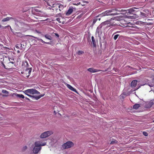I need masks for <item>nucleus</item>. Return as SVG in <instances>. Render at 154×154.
I'll use <instances>...</instances> for the list:
<instances>
[{
  "label": "nucleus",
  "mask_w": 154,
  "mask_h": 154,
  "mask_svg": "<svg viewBox=\"0 0 154 154\" xmlns=\"http://www.w3.org/2000/svg\"><path fill=\"white\" fill-rule=\"evenodd\" d=\"M114 11H119L118 9L115 8L112 9H110L102 13L99 15L100 16L102 17L105 16L115 15H118V14L117 13H111L112 12Z\"/></svg>",
  "instance_id": "nucleus-1"
},
{
  "label": "nucleus",
  "mask_w": 154,
  "mask_h": 154,
  "mask_svg": "<svg viewBox=\"0 0 154 154\" xmlns=\"http://www.w3.org/2000/svg\"><path fill=\"white\" fill-rule=\"evenodd\" d=\"M23 92L26 95L29 96H31L30 94H39L40 92L35 89H30L24 91Z\"/></svg>",
  "instance_id": "nucleus-2"
},
{
  "label": "nucleus",
  "mask_w": 154,
  "mask_h": 154,
  "mask_svg": "<svg viewBox=\"0 0 154 154\" xmlns=\"http://www.w3.org/2000/svg\"><path fill=\"white\" fill-rule=\"evenodd\" d=\"M53 134L52 131H48L42 133L40 136L41 138H45L51 136Z\"/></svg>",
  "instance_id": "nucleus-3"
},
{
  "label": "nucleus",
  "mask_w": 154,
  "mask_h": 154,
  "mask_svg": "<svg viewBox=\"0 0 154 154\" xmlns=\"http://www.w3.org/2000/svg\"><path fill=\"white\" fill-rule=\"evenodd\" d=\"M35 142L34 143V146L32 149L33 153L34 154H37L40 152L41 149V147L39 146Z\"/></svg>",
  "instance_id": "nucleus-4"
},
{
  "label": "nucleus",
  "mask_w": 154,
  "mask_h": 154,
  "mask_svg": "<svg viewBox=\"0 0 154 154\" xmlns=\"http://www.w3.org/2000/svg\"><path fill=\"white\" fill-rule=\"evenodd\" d=\"M74 143L72 142L69 141L64 143L62 146V148L64 149H69L73 146Z\"/></svg>",
  "instance_id": "nucleus-5"
},
{
  "label": "nucleus",
  "mask_w": 154,
  "mask_h": 154,
  "mask_svg": "<svg viewBox=\"0 0 154 154\" xmlns=\"http://www.w3.org/2000/svg\"><path fill=\"white\" fill-rule=\"evenodd\" d=\"M49 6L53 8L55 7L56 8V10H57L58 9L60 11L63 10V6L61 4H54L52 5H48Z\"/></svg>",
  "instance_id": "nucleus-6"
},
{
  "label": "nucleus",
  "mask_w": 154,
  "mask_h": 154,
  "mask_svg": "<svg viewBox=\"0 0 154 154\" xmlns=\"http://www.w3.org/2000/svg\"><path fill=\"white\" fill-rule=\"evenodd\" d=\"M113 19L111 18L110 19L107 20L102 23V24L104 25H109L108 26L110 27L113 25V23L111 22L112 20H113Z\"/></svg>",
  "instance_id": "nucleus-7"
},
{
  "label": "nucleus",
  "mask_w": 154,
  "mask_h": 154,
  "mask_svg": "<svg viewBox=\"0 0 154 154\" xmlns=\"http://www.w3.org/2000/svg\"><path fill=\"white\" fill-rule=\"evenodd\" d=\"M146 13L143 12H141L140 13V17L141 18H144L147 17L149 16L151 14L150 12L148 10L146 11V12H145Z\"/></svg>",
  "instance_id": "nucleus-8"
},
{
  "label": "nucleus",
  "mask_w": 154,
  "mask_h": 154,
  "mask_svg": "<svg viewBox=\"0 0 154 154\" xmlns=\"http://www.w3.org/2000/svg\"><path fill=\"white\" fill-rule=\"evenodd\" d=\"M36 144H37L39 146H45L46 145L47 142L44 141L40 140L37 141L35 142Z\"/></svg>",
  "instance_id": "nucleus-9"
},
{
  "label": "nucleus",
  "mask_w": 154,
  "mask_h": 154,
  "mask_svg": "<svg viewBox=\"0 0 154 154\" xmlns=\"http://www.w3.org/2000/svg\"><path fill=\"white\" fill-rule=\"evenodd\" d=\"M153 104H154V101H153V99L146 103V107L147 108H150Z\"/></svg>",
  "instance_id": "nucleus-10"
},
{
  "label": "nucleus",
  "mask_w": 154,
  "mask_h": 154,
  "mask_svg": "<svg viewBox=\"0 0 154 154\" xmlns=\"http://www.w3.org/2000/svg\"><path fill=\"white\" fill-rule=\"evenodd\" d=\"M45 94H41L39 96H36L35 95H32V96H29V97H31L32 98V99H35L36 100H38L40 99L41 97H42L44 96Z\"/></svg>",
  "instance_id": "nucleus-11"
},
{
  "label": "nucleus",
  "mask_w": 154,
  "mask_h": 154,
  "mask_svg": "<svg viewBox=\"0 0 154 154\" xmlns=\"http://www.w3.org/2000/svg\"><path fill=\"white\" fill-rule=\"evenodd\" d=\"M74 9L73 8H69L67 12L66 13V16L69 15L73 11Z\"/></svg>",
  "instance_id": "nucleus-12"
},
{
  "label": "nucleus",
  "mask_w": 154,
  "mask_h": 154,
  "mask_svg": "<svg viewBox=\"0 0 154 154\" xmlns=\"http://www.w3.org/2000/svg\"><path fill=\"white\" fill-rule=\"evenodd\" d=\"M87 70L89 72H92V73H94V72H98L100 71V70L94 69L93 68H88L87 69Z\"/></svg>",
  "instance_id": "nucleus-13"
},
{
  "label": "nucleus",
  "mask_w": 154,
  "mask_h": 154,
  "mask_svg": "<svg viewBox=\"0 0 154 154\" xmlns=\"http://www.w3.org/2000/svg\"><path fill=\"white\" fill-rule=\"evenodd\" d=\"M65 85H66L67 87L68 88H69V89H70V90H71L75 92H77L76 89H75V88H73L72 86L70 85H69L68 84H67L66 83H65Z\"/></svg>",
  "instance_id": "nucleus-14"
},
{
  "label": "nucleus",
  "mask_w": 154,
  "mask_h": 154,
  "mask_svg": "<svg viewBox=\"0 0 154 154\" xmlns=\"http://www.w3.org/2000/svg\"><path fill=\"white\" fill-rule=\"evenodd\" d=\"M138 8L136 7H134L133 8H131L128 9L127 11H128V12L130 14H133V12H134L136 11L135 9H138Z\"/></svg>",
  "instance_id": "nucleus-15"
},
{
  "label": "nucleus",
  "mask_w": 154,
  "mask_h": 154,
  "mask_svg": "<svg viewBox=\"0 0 154 154\" xmlns=\"http://www.w3.org/2000/svg\"><path fill=\"white\" fill-rule=\"evenodd\" d=\"M137 84V81L136 80H134L132 81L131 83V87L134 88L135 87Z\"/></svg>",
  "instance_id": "nucleus-16"
},
{
  "label": "nucleus",
  "mask_w": 154,
  "mask_h": 154,
  "mask_svg": "<svg viewBox=\"0 0 154 154\" xmlns=\"http://www.w3.org/2000/svg\"><path fill=\"white\" fill-rule=\"evenodd\" d=\"M22 66L23 67H26L29 66V64L27 61L22 62Z\"/></svg>",
  "instance_id": "nucleus-17"
},
{
  "label": "nucleus",
  "mask_w": 154,
  "mask_h": 154,
  "mask_svg": "<svg viewBox=\"0 0 154 154\" xmlns=\"http://www.w3.org/2000/svg\"><path fill=\"white\" fill-rule=\"evenodd\" d=\"M46 14L42 12L39 11L38 13V15L40 17H45L46 16Z\"/></svg>",
  "instance_id": "nucleus-18"
},
{
  "label": "nucleus",
  "mask_w": 154,
  "mask_h": 154,
  "mask_svg": "<svg viewBox=\"0 0 154 154\" xmlns=\"http://www.w3.org/2000/svg\"><path fill=\"white\" fill-rule=\"evenodd\" d=\"M13 18L11 17H7L5 18H4L2 20L3 22H6L8 21L11 19H13Z\"/></svg>",
  "instance_id": "nucleus-19"
},
{
  "label": "nucleus",
  "mask_w": 154,
  "mask_h": 154,
  "mask_svg": "<svg viewBox=\"0 0 154 154\" xmlns=\"http://www.w3.org/2000/svg\"><path fill=\"white\" fill-rule=\"evenodd\" d=\"M91 40H92V41L93 44L94 46V47H95L96 46V42H95V41L94 40V36H92L91 37Z\"/></svg>",
  "instance_id": "nucleus-20"
},
{
  "label": "nucleus",
  "mask_w": 154,
  "mask_h": 154,
  "mask_svg": "<svg viewBox=\"0 0 154 154\" xmlns=\"http://www.w3.org/2000/svg\"><path fill=\"white\" fill-rule=\"evenodd\" d=\"M16 94V95L20 98H24L25 97L22 94Z\"/></svg>",
  "instance_id": "nucleus-21"
},
{
  "label": "nucleus",
  "mask_w": 154,
  "mask_h": 154,
  "mask_svg": "<svg viewBox=\"0 0 154 154\" xmlns=\"http://www.w3.org/2000/svg\"><path fill=\"white\" fill-rule=\"evenodd\" d=\"M84 53V52L82 51H79L76 53V54H77L78 55H80Z\"/></svg>",
  "instance_id": "nucleus-22"
},
{
  "label": "nucleus",
  "mask_w": 154,
  "mask_h": 154,
  "mask_svg": "<svg viewBox=\"0 0 154 154\" xmlns=\"http://www.w3.org/2000/svg\"><path fill=\"white\" fill-rule=\"evenodd\" d=\"M16 35L19 37H22L23 36V35L21 32H17L16 33Z\"/></svg>",
  "instance_id": "nucleus-23"
},
{
  "label": "nucleus",
  "mask_w": 154,
  "mask_h": 154,
  "mask_svg": "<svg viewBox=\"0 0 154 154\" xmlns=\"http://www.w3.org/2000/svg\"><path fill=\"white\" fill-rule=\"evenodd\" d=\"M63 18L62 17L58 18L56 19V20L58 21L59 23H63V21H62V20Z\"/></svg>",
  "instance_id": "nucleus-24"
},
{
  "label": "nucleus",
  "mask_w": 154,
  "mask_h": 154,
  "mask_svg": "<svg viewBox=\"0 0 154 154\" xmlns=\"http://www.w3.org/2000/svg\"><path fill=\"white\" fill-rule=\"evenodd\" d=\"M140 106V104H136L135 105H134L133 106V107L134 109H138Z\"/></svg>",
  "instance_id": "nucleus-25"
},
{
  "label": "nucleus",
  "mask_w": 154,
  "mask_h": 154,
  "mask_svg": "<svg viewBox=\"0 0 154 154\" xmlns=\"http://www.w3.org/2000/svg\"><path fill=\"white\" fill-rule=\"evenodd\" d=\"M45 37L47 39H49V40H51L52 39V37L51 36L49 35H45Z\"/></svg>",
  "instance_id": "nucleus-26"
},
{
  "label": "nucleus",
  "mask_w": 154,
  "mask_h": 154,
  "mask_svg": "<svg viewBox=\"0 0 154 154\" xmlns=\"http://www.w3.org/2000/svg\"><path fill=\"white\" fill-rule=\"evenodd\" d=\"M128 18H129L130 19H135L137 18L136 17V14H134V16H130V17H128Z\"/></svg>",
  "instance_id": "nucleus-27"
},
{
  "label": "nucleus",
  "mask_w": 154,
  "mask_h": 154,
  "mask_svg": "<svg viewBox=\"0 0 154 154\" xmlns=\"http://www.w3.org/2000/svg\"><path fill=\"white\" fill-rule=\"evenodd\" d=\"M100 16L99 15L98 16H97L96 18H95L94 20H93V24H94V23H95L97 21V20L98 19L97 18L99 16Z\"/></svg>",
  "instance_id": "nucleus-28"
},
{
  "label": "nucleus",
  "mask_w": 154,
  "mask_h": 154,
  "mask_svg": "<svg viewBox=\"0 0 154 154\" xmlns=\"http://www.w3.org/2000/svg\"><path fill=\"white\" fill-rule=\"evenodd\" d=\"M2 92L7 95H8V92L6 90H3L2 91Z\"/></svg>",
  "instance_id": "nucleus-29"
},
{
  "label": "nucleus",
  "mask_w": 154,
  "mask_h": 154,
  "mask_svg": "<svg viewBox=\"0 0 154 154\" xmlns=\"http://www.w3.org/2000/svg\"><path fill=\"white\" fill-rule=\"evenodd\" d=\"M27 147L26 146H24L23 147L22 150L23 151H25L27 149Z\"/></svg>",
  "instance_id": "nucleus-30"
},
{
  "label": "nucleus",
  "mask_w": 154,
  "mask_h": 154,
  "mask_svg": "<svg viewBox=\"0 0 154 154\" xmlns=\"http://www.w3.org/2000/svg\"><path fill=\"white\" fill-rule=\"evenodd\" d=\"M117 142V141L116 140H115L111 142L110 143V144H112L115 143H116Z\"/></svg>",
  "instance_id": "nucleus-31"
},
{
  "label": "nucleus",
  "mask_w": 154,
  "mask_h": 154,
  "mask_svg": "<svg viewBox=\"0 0 154 154\" xmlns=\"http://www.w3.org/2000/svg\"><path fill=\"white\" fill-rule=\"evenodd\" d=\"M119 35H116L114 37V39L115 40H116L118 38Z\"/></svg>",
  "instance_id": "nucleus-32"
},
{
  "label": "nucleus",
  "mask_w": 154,
  "mask_h": 154,
  "mask_svg": "<svg viewBox=\"0 0 154 154\" xmlns=\"http://www.w3.org/2000/svg\"><path fill=\"white\" fill-rule=\"evenodd\" d=\"M118 10L119 11H118L119 12H125V13H126V11H127L126 10H123V9H122L121 10Z\"/></svg>",
  "instance_id": "nucleus-33"
},
{
  "label": "nucleus",
  "mask_w": 154,
  "mask_h": 154,
  "mask_svg": "<svg viewBox=\"0 0 154 154\" xmlns=\"http://www.w3.org/2000/svg\"><path fill=\"white\" fill-rule=\"evenodd\" d=\"M143 133L145 136H147L148 135V133L146 132L143 131Z\"/></svg>",
  "instance_id": "nucleus-34"
},
{
  "label": "nucleus",
  "mask_w": 154,
  "mask_h": 154,
  "mask_svg": "<svg viewBox=\"0 0 154 154\" xmlns=\"http://www.w3.org/2000/svg\"><path fill=\"white\" fill-rule=\"evenodd\" d=\"M38 40L39 41H41L43 43H45V42L44 41H43L42 39H38Z\"/></svg>",
  "instance_id": "nucleus-35"
},
{
  "label": "nucleus",
  "mask_w": 154,
  "mask_h": 154,
  "mask_svg": "<svg viewBox=\"0 0 154 154\" xmlns=\"http://www.w3.org/2000/svg\"><path fill=\"white\" fill-rule=\"evenodd\" d=\"M96 32H97V33H99V28H98V27H97V29H96Z\"/></svg>",
  "instance_id": "nucleus-36"
},
{
  "label": "nucleus",
  "mask_w": 154,
  "mask_h": 154,
  "mask_svg": "<svg viewBox=\"0 0 154 154\" xmlns=\"http://www.w3.org/2000/svg\"><path fill=\"white\" fill-rule=\"evenodd\" d=\"M59 112V111H55V110H54V113L55 114H56L57 112Z\"/></svg>",
  "instance_id": "nucleus-37"
},
{
  "label": "nucleus",
  "mask_w": 154,
  "mask_h": 154,
  "mask_svg": "<svg viewBox=\"0 0 154 154\" xmlns=\"http://www.w3.org/2000/svg\"><path fill=\"white\" fill-rule=\"evenodd\" d=\"M125 95V94H121V95H120V97H121L123 98H124V97L123 96V95Z\"/></svg>",
  "instance_id": "nucleus-38"
},
{
  "label": "nucleus",
  "mask_w": 154,
  "mask_h": 154,
  "mask_svg": "<svg viewBox=\"0 0 154 154\" xmlns=\"http://www.w3.org/2000/svg\"><path fill=\"white\" fill-rule=\"evenodd\" d=\"M54 34H55V35L56 36H57V37H59V35L58 34L55 33H54Z\"/></svg>",
  "instance_id": "nucleus-39"
},
{
  "label": "nucleus",
  "mask_w": 154,
  "mask_h": 154,
  "mask_svg": "<svg viewBox=\"0 0 154 154\" xmlns=\"http://www.w3.org/2000/svg\"><path fill=\"white\" fill-rule=\"evenodd\" d=\"M138 22V23H140V24H142L143 23V22H141V21H138V22Z\"/></svg>",
  "instance_id": "nucleus-40"
},
{
  "label": "nucleus",
  "mask_w": 154,
  "mask_h": 154,
  "mask_svg": "<svg viewBox=\"0 0 154 154\" xmlns=\"http://www.w3.org/2000/svg\"><path fill=\"white\" fill-rule=\"evenodd\" d=\"M9 26V27H10L11 30V31H12V29H11V27L10 26Z\"/></svg>",
  "instance_id": "nucleus-41"
},
{
  "label": "nucleus",
  "mask_w": 154,
  "mask_h": 154,
  "mask_svg": "<svg viewBox=\"0 0 154 154\" xmlns=\"http://www.w3.org/2000/svg\"><path fill=\"white\" fill-rule=\"evenodd\" d=\"M25 98L28 100H29V99L27 97H26Z\"/></svg>",
  "instance_id": "nucleus-42"
},
{
  "label": "nucleus",
  "mask_w": 154,
  "mask_h": 154,
  "mask_svg": "<svg viewBox=\"0 0 154 154\" xmlns=\"http://www.w3.org/2000/svg\"><path fill=\"white\" fill-rule=\"evenodd\" d=\"M45 43H46V44H50V43H49V42H45Z\"/></svg>",
  "instance_id": "nucleus-43"
},
{
  "label": "nucleus",
  "mask_w": 154,
  "mask_h": 154,
  "mask_svg": "<svg viewBox=\"0 0 154 154\" xmlns=\"http://www.w3.org/2000/svg\"><path fill=\"white\" fill-rule=\"evenodd\" d=\"M9 63H11L12 64H14V62H9Z\"/></svg>",
  "instance_id": "nucleus-44"
},
{
  "label": "nucleus",
  "mask_w": 154,
  "mask_h": 154,
  "mask_svg": "<svg viewBox=\"0 0 154 154\" xmlns=\"http://www.w3.org/2000/svg\"><path fill=\"white\" fill-rule=\"evenodd\" d=\"M17 52L18 53H20V51L19 50L17 51Z\"/></svg>",
  "instance_id": "nucleus-45"
},
{
  "label": "nucleus",
  "mask_w": 154,
  "mask_h": 154,
  "mask_svg": "<svg viewBox=\"0 0 154 154\" xmlns=\"http://www.w3.org/2000/svg\"><path fill=\"white\" fill-rule=\"evenodd\" d=\"M31 72V71H30V70H29V74H30Z\"/></svg>",
  "instance_id": "nucleus-46"
},
{
  "label": "nucleus",
  "mask_w": 154,
  "mask_h": 154,
  "mask_svg": "<svg viewBox=\"0 0 154 154\" xmlns=\"http://www.w3.org/2000/svg\"><path fill=\"white\" fill-rule=\"evenodd\" d=\"M140 87V86H139L138 88H137L136 89H135V90H137V89H138Z\"/></svg>",
  "instance_id": "nucleus-47"
},
{
  "label": "nucleus",
  "mask_w": 154,
  "mask_h": 154,
  "mask_svg": "<svg viewBox=\"0 0 154 154\" xmlns=\"http://www.w3.org/2000/svg\"><path fill=\"white\" fill-rule=\"evenodd\" d=\"M100 18H99V19H98V20H100Z\"/></svg>",
  "instance_id": "nucleus-48"
},
{
  "label": "nucleus",
  "mask_w": 154,
  "mask_h": 154,
  "mask_svg": "<svg viewBox=\"0 0 154 154\" xmlns=\"http://www.w3.org/2000/svg\"><path fill=\"white\" fill-rule=\"evenodd\" d=\"M56 108V107H54V109H56V108Z\"/></svg>",
  "instance_id": "nucleus-49"
},
{
  "label": "nucleus",
  "mask_w": 154,
  "mask_h": 154,
  "mask_svg": "<svg viewBox=\"0 0 154 154\" xmlns=\"http://www.w3.org/2000/svg\"><path fill=\"white\" fill-rule=\"evenodd\" d=\"M1 27V25L0 24V28Z\"/></svg>",
  "instance_id": "nucleus-50"
},
{
  "label": "nucleus",
  "mask_w": 154,
  "mask_h": 154,
  "mask_svg": "<svg viewBox=\"0 0 154 154\" xmlns=\"http://www.w3.org/2000/svg\"><path fill=\"white\" fill-rule=\"evenodd\" d=\"M27 76V77H29V75H28V76Z\"/></svg>",
  "instance_id": "nucleus-51"
},
{
  "label": "nucleus",
  "mask_w": 154,
  "mask_h": 154,
  "mask_svg": "<svg viewBox=\"0 0 154 154\" xmlns=\"http://www.w3.org/2000/svg\"><path fill=\"white\" fill-rule=\"evenodd\" d=\"M141 85L143 86V85Z\"/></svg>",
  "instance_id": "nucleus-52"
},
{
  "label": "nucleus",
  "mask_w": 154,
  "mask_h": 154,
  "mask_svg": "<svg viewBox=\"0 0 154 154\" xmlns=\"http://www.w3.org/2000/svg\"><path fill=\"white\" fill-rule=\"evenodd\" d=\"M153 122H154V120H153Z\"/></svg>",
  "instance_id": "nucleus-53"
}]
</instances>
